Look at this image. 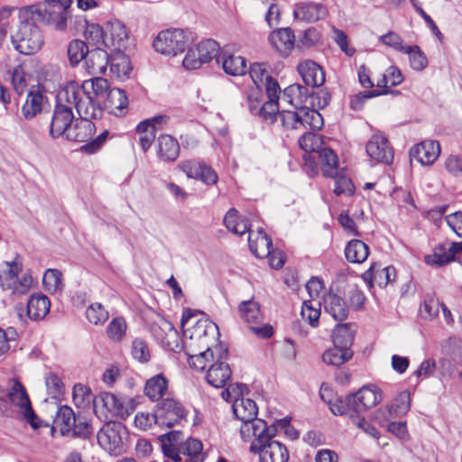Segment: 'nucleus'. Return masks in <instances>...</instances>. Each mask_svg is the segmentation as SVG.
I'll list each match as a JSON object with an SVG mask.
<instances>
[{"instance_id": "33", "label": "nucleus", "mask_w": 462, "mask_h": 462, "mask_svg": "<svg viewBox=\"0 0 462 462\" xmlns=\"http://www.w3.org/2000/svg\"><path fill=\"white\" fill-rule=\"evenodd\" d=\"M248 244L251 252L258 258L268 257L271 254L272 240L262 229L256 234L249 233Z\"/></svg>"}, {"instance_id": "2", "label": "nucleus", "mask_w": 462, "mask_h": 462, "mask_svg": "<svg viewBox=\"0 0 462 462\" xmlns=\"http://www.w3.org/2000/svg\"><path fill=\"white\" fill-rule=\"evenodd\" d=\"M162 451L165 458L172 462H203L205 453L200 440L188 438L180 430H171L160 436Z\"/></svg>"}, {"instance_id": "64", "label": "nucleus", "mask_w": 462, "mask_h": 462, "mask_svg": "<svg viewBox=\"0 0 462 462\" xmlns=\"http://www.w3.org/2000/svg\"><path fill=\"white\" fill-rule=\"evenodd\" d=\"M72 394L73 402L78 407H83L86 403H89L92 397L90 389L80 383L74 386Z\"/></svg>"}, {"instance_id": "9", "label": "nucleus", "mask_w": 462, "mask_h": 462, "mask_svg": "<svg viewBox=\"0 0 462 462\" xmlns=\"http://www.w3.org/2000/svg\"><path fill=\"white\" fill-rule=\"evenodd\" d=\"M71 3V0H44V6L37 10V14L47 25L57 31H64L67 28L68 9Z\"/></svg>"}, {"instance_id": "57", "label": "nucleus", "mask_w": 462, "mask_h": 462, "mask_svg": "<svg viewBox=\"0 0 462 462\" xmlns=\"http://www.w3.org/2000/svg\"><path fill=\"white\" fill-rule=\"evenodd\" d=\"M278 118L285 129L298 130L301 129L300 110H285L278 114Z\"/></svg>"}, {"instance_id": "50", "label": "nucleus", "mask_w": 462, "mask_h": 462, "mask_svg": "<svg viewBox=\"0 0 462 462\" xmlns=\"http://www.w3.org/2000/svg\"><path fill=\"white\" fill-rule=\"evenodd\" d=\"M42 282L46 291L55 293L62 290V273L57 269H48L43 274Z\"/></svg>"}, {"instance_id": "16", "label": "nucleus", "mask_w": 462, "mask_h": 462, "mask_svg": "<svg viewBox=\"0 0 462 462\" xmlns=\"http://www.w3.org/2000/svg\"><path fill=\"white\" fill-rule=\"evenodd\" d=\"M240 434L245 441L252 440L251 445L259 440H267L276 434L274 426H267L266 422L261 419H254L242 422L240 426Z\"/></svg>"}, {"instance_id": "30", "label": "nucleus", "mask_w": 462, "mask_h": 462, "mask_svg": "<svg viewBox=\"0 0 462 462\" xmlns=\"http://www.w3.org/2000/svg\"><path fill=\"white\" fill-rule=\"evenodd\" d=\"M294 33L290 28L273 31L269 36L273 47L282 56H288L294 46Z\"/></svg>"}, {"instance_id": "44", "label": "nucleus", "mask_w": 462, "mask_h": 462, "mask_svg": "<svg viewBox=\"0 0 462 462\" xmlns=\"http://www.w3.org/2000/svg\"><path fill=\"white\" fill-rule=\"evenodd\" d=\"M300 115L301 128L320 130L324 125L322 116L315 108L310 109L307 106L300 107Z\"/></svg>"}, {"instance_id": "59", "label": "nucleus", "mask_w": 462, "mask_h": 462, "mask_svg": "<svg viewBox=\"0 0 462 462\" xmlns=\"http://www.w3.org/2000/svg\"><path fill=\"white\" fill-rule=\"evenodd\" d=\"M439 300L433 295H426L423 300L422 309L420 310L423 319H431L438 316L439 308L441 307Z\"/></svg>"}, {"instance_id": "15", "label": "nucleus", "mask_w": 462, "mask_h": 462, "mask_svg": "<svg viewBox=\"0 0 462 462\" xmlns=\"http://www.w3.org/2000/svg\"><path fill=\"white\" fill-rule=\"evenodd\" d=\"M216 350L218 349L219 353L217 360L210 364L207 372L206 379L207 382L216 387L222 388L230 380L232 371L224 360L227 358V348H222V346H216Z\"/></svg>"}, {"instance_id": "31", "label": "nucleus", "mask_w": 462, "mask_h": 462, "mask_svg": "<svg viewBox=\"0 0 462 462\" xmlns=\"http://www.w3.org/2000/svg\"><path fill=\"white\" fill-rule=\"evenodd\" d=\"M325 311L335 320H345L349 313V308L346 300L339 295L329 292L324 298Z\"/></svg>"}, {"instance_id": "63", "label": "nucleus", "mask_w": 462, "mask_h": 462, "mask_svg": "<svg viewBox=\"0 0 462 462\" xmlns=\"http://www.w3.org/2000/svg\"><path fill=\"white\" fill-rule=\"evenodd\" d=\"M330 99V93L326 88L312 92L309 91V103L313 107L317 106L318 109L326 107L329 104Z\"/></svg>"}, {"instance_id": "7", "label": "nucleus", "mask_w": 462, "mask_h": 462, "mask_svg": "<svg viewBox=\"0 0 462 462\" xmlns=\"http://www.w3.org/2000/svg\"><path fill=\"white\" fill-rule=\"evenodd\" d=\"M189 39L182 29H167L160 32L153 41L156 51L168 56H176L182 53Z\"/></svg>"}, {"instance_id": "46", "label": "nucleus", "mask_w": 462, "mask_h": 462, "mask_svg": "<svg viewBox=\"0 0 462 462\" xmlns=\"http://www.w3.org/2000/svg\"><path fill=\"white\" fill-rule=\"evenodd\" d=\"M353 356L351 349H344L338 346H335L327 350L323 356V361L331 365H340L347 362Z\"/></svg>"}, {"instance_id": "42", "label": "nucleus", "mask_w": 462, "mask_h": 462, "mask_svg": "<svg viewBox=\"0 0 462 462\" xmlns=\"http://www.w3.org/2000/svg\"><path fill=\"white\" fill-rule=\"evenodd\" d=\"M167 388V379L162 374H156L146 382L144 393L151 400L158 401L166 393Z\"/></svg>"}, {"instance_id": "48", "label": "nucleus", "mask_w": 462, "mask_h": 462, "mask_svg": "<svg viewBox=\"0 0 462 462\" xmlns=\"http://www.w3.org/2000/svg\"><path fill=\"white\" fill-rule=\"evenodd\" d=\"M89 50L85 42L73 40L68 46V58L71 66H77L82 60H86Z\"/></svg>"}, {"instance_id": "19", "label": "nucleus", "mask_w": 462, "mask_h": 462, "mask_svg": "<svg viewBox=\"0 0 462 462\" xmlns=\"http://www.w3.org/2000/svg\"><path fill=\"white\" fill-rule=\"evenodd\" d=\"M127 43L128 32L125 25L118 20L107 22L105 46L113 51H124Z\"/></svg>"}, {"instance_id": "61", "label": "nucleus", "mask_w": 462, "mask_h": 462, "mask_svg": "<svg viewBox=\"0 0 462 462\" xmlns=\"http://www.w3.org/2000/svg\"><path fill=\"white\" fill-rule=\"evenodd\" d=\"M11 81L15 92L21 95L24 92L27 86V75L21 65H17L10 72Z\"/></svg>"}, {"instance_id": "52", "label": "nucleus", "mask_w": 462, "mask_h": 462, "mask_svg": "<svg viewBox=\"0 0 462 462\" xmlns=\"http://www.w3.org/2000/svg\"><path fill=\"white\" fill-rule=\"evenodd\" d=\"M403 53L409 55L411 67L415 70H422L428 64V60L418 45L407 46Z\"/></svg>"}, {"instance_id": "54", "label": "nucleus", "mask_w": 462, "mask_h": 462, "mask_svg": "<svg viewBox=\"0 0 462 462\" xmlns=\"http://www.w3.org/2000/svg\"><path fill=\"white\" fill-rule=\"evenodd\" d=\"M6 264L8 265V271L3 275L0 274V285L4 289H10L22 272L23 265L21 262L17 261V258L11 263H6Z\"/></svg>"}, {"instance_id": "11", "label": "nucleus", "mask_w": 462, "mask_h": 462, "mask_svg": "<svg viewBox=\"0 0 462 462\" xmlns=\"http://www.w3.org/2000/svg\"><path fill=\"white\" fill-rule=\"evenodd\" d=\"M187 410L183 404L174 398H166L159 402L155 409L157 424L161 427L171 428L186 420Z\"/></svg>"}, {"instance_id": "14", "label": "nucleus", "mask_w": 462, "mask_h": 462, "mask_svg": "<svg viewBox=\"0 0 462 462\" xmlns=\"http://www.w3.org/2000/svg\"><path fill=\"white\" fill-rule=\"evenodd\" d=\"M74 120L71 106H69L68 103L61 102L57 97V104L50 125V135L52 138H58L60 136L66 138Z\"/></svg>"}, {"instance_id": "41", "label": "nucleus", "mask_w": 462, "mask_h": 462, "mask_svg": "<svg viewBox=\"0 0 462 462\" xmlns=\"http://www.w3.org/2000/svg\"><path fill=\"white\" fill-rule=\"evenodd\" d=\"M322 173L326 177H335L338 171V160L334 151L328 147L318 151Z\"/></svg>"}, {"instance_id": "58", "label": "nucleus", "mask_w": 462, "mask_h": 462, "mask_svg": "<svg viewBox=\"0 0 462 462\" xmlns=\"http://www.w3.org/2000/svg\"><path fill=\"white\" fill-rule=\"evenodd\" d=\"M126 331V323L123 318L113 319L108 324L106 333L113 341H120Z\"/></svg>"}, {"instance_id": "56", "label": "nucleus", "mask_w": 462, "mask_h": 462, "mask_svg": "<svg viewBox=\"0 0 462 462\" xmlns=\"http://www.w3.org/2000/svg\"><path fill=\"white\" fill-rule=\"evenodd\" d=\"M395 417L406 414L411 408V393L404 390L394 398L392 405Z\"/></svg>"}, {"instance_id": "17", "label": "nucleus", "mask_w": 462, "mask_h": 462, "mask_svg": "<svg viewBox=\"0 0 462 462\" xmlns=\"http://www.w3.org/2000/svg\"><path fill=\"white\" fill-rule=\"evenodd\" d=\"M366 152L377 162L390 164L393 160V150L388 139L381 133L374 134L367 142Z\"/></svg>"}, {"instance_id": "13", "label": "nucleus", "mask_w": 462, "mask_h": 462, "mask_svg": "<svg viewBox=\"0 0 462 462\" xmlns=\"http://www.w3.org/2000/svg\"><path fill=\"white\" fill-rule=\"evenodd\" d=\"M6 395L10 402L20 409L21 413L33 429L41 427L40 420L32 408L26 390L19 381L13 382Z\"/></svg>"}, {"instance_id": "24", "label": "nucleus", "mask_w": 462, "mask_h": 462, "mask_svg": "<svg viewBox=\"0 0 462 462\" xmlns=\"http://www.w3.org/2000/svg\"><path fill=\"white\" fill-rule=\"evenodd\" d=\"M365 282H366L370 287L374 284L383 288L388 283L394 281L396 277V272L394 267L387 266L382 268L377 263H373L370 268L365 272L362 275Z\"/></svg>"}, {"instance_id": "22", "label": "nucleus", "mask_w": 462, "mask_h": 462, "mask_svg": "<svg viewBox=\"0 0 462 462\" xmlns=\"http://www.w3.org/2000/svg\"><path fill=\"white\" fill-rule=\"evenodd\" d=\"M462 252V241L452 242L438 246L432 254L425 256V263L431 266H442L454 260L457 253Z\"/></svg>"}, {"instance_id": "3", "label": "nucleus", "mask_w": 462, "mask_h": 462, "mask_svg": "<svg viewBox=\"0 0 462 462\" xmlns=\"http://www.w3.org/2000/svg\"><path fill=\"white\" fill-rule=\"evenodd\" d=\"M32 7H24L19 11V24L11 35L14 49L22 54L32 55L42 47L43 34L33 21Z\"/></svg>"}, {"instance_id": "12", "label": "nucleus", "mask_w": 462, "mask_h": 462, "mask_svg": "<svg viewBox=\"0 0 462 462\" xmlns=\"http://www.w3.org/2000/svg\"><path fill=\"white\" fill-rule=\"evenodd\" d=\"M274 437L267 440H259L254 445H250V452L258 454L260 462H287L289 459V451L287 448Z\"/></svg>"}, {"instance_id": "35", "label": "nucleus", "mask_w": 462, "mask_h": 462, "mask_svg": "<svg viewBox=\"0 0 462 462\" xmlns=\"http://www.w3.org/2000/svg\"><path fill=\"white\" fill-rule=\"evenodd\" d=\"M356 326L353 323H338L333 330V343L335 346L351 349L354 343Z\"/></svg>"}, {"instance_id": "37", "label": "nucleus", "mask_w": 462, "mask_h": 462, "mask_svg": "<svg viewBox=\"0 0 462 462\" xmlns=\"http://www.w3.org/2000/svg\"><path fill=\"white\" fill-rule=\"evenodd\" d=\"M233 412L238 420L245 422L257 419L258 407L254 400L243 395L234 401Z\"/></svg>"}, {"instance_id": "36", "label": "nucleus", "mask_w": 462, "mask_h": 462, "mask_svg": "<svg viewBox=\"0 0 462 462\" xmlns=\"http://www.w3.org/2000/svg\"><path fill=\"white\" fill-rule=\"evenodd\" d=\"M51 302L43 294H34L27 302V315L32 320L42 319L50 311Z\"/></svg>"}, {"instance_id": "49", "label": "nucleus", "mask_w": 462, "mask_h": 462, "mask_svg": "<svg viewBox=\"0 0 462 462\" xmlns=\"http://www.w3.org/2000/svg\"><path fill=\"white\" fill-rule=\"evenodd\" d=\"M300 314L302 319L307 320L311 327H318L320 317V302L305 300L303 302Z\"/></svg>"}, {"instance_id": "23", "label": "nucleus", "mask_w": 462, "mask_h": 462, "mask_svg": "<svg viewBox=\"0 0 462 462\" xmlns=\"http://www.w3.org/2000/svg\"><path fill=\"white\" fill-rule=\"evenodd\" d=\"M48 105V98L44 93L33 87L27 93L25 103L22 106V115L26 120H32L41 114Z\"/></svg>"}, {"instance_id": "28", "label": "nucleus", "mask_w": 462, "mask_h": 462, "mask_svg": "<svg viewBox=\"0 0 462 462\" xmlns=\"http://www.w3.org/2000/svg\"><path fill=\"white\" fill-rule=\"evenodd\" d=\"M217 63L221 65L224 71L231 76H242L246 72V61L241 56H235L226 49L221 50L217 56Z\"/></svg>"}, {"instance_id": "60", "label": "nucleus", "mask_w": 462, "mask_h": 462, "mask_svg": "<svg viewBox=\"0 0 462 462\" xmlns=\"http://www.w3.org/2000/svg\"><path fill=\"white\" fill-rule=\"evenodd\" d=\"M320 136L312 132L303 134L299 139V145L305 152H318L320 150Z\"/></svg>"}, {"instance_id": "10", "label": "nucleus", "mask_w": 462, "mask_h": 462, "mask_svg": "<svg viewBox=\"0 0 462 462\" xmlns=\"http://www.w3.org/2000/svg\"><path fill=\"white\" fill-rule=\"evenodd\" d=\"M149 330L154 339L172 351L179 347L178 332L173 325L164 317L156 312H152L148 317Z\"/></svg>"}, {"instance_id": "29", "label": "nucleus", "mask_w": 462, "mask_h": 462, "mask_svg": "<svg viewBox=\"0 0 462 462\" xmlns=\"http://www.w3.org/2000/svg\"><path fill=\"white\" fill-rule=\"evenodd\" d=\"M298 71L306 86L319 87L325 82V72L312 60H306L298 65Z\"/></svg>"}, {"instance_id": "32", "label": "nucleus", "mask_w": 462, "mask_h": 462, "mask_svg": "<svg viewBox=\"0 0 462 462\" xmlns=\"http://www.w3.org/2000/svg\"><path fill=\"white\" fill-rule=\"evenodd\" d=\"M109 66L111 73L121 80L129 79L133 69L129 57L123 51H114L110 54Z\"/></svg>"}, {"instance_id": "25", "label": "nucleus", "mask_w": 462, "mask_h": 462, "mask_svg": "<svg viewBox=\"0 0 462 462\" xmlns=\"http://www.w3.org/2000/svg\"><path fill=\"white\" fill-rule=\"evenodd\" d=\"M110 54L101 47L89 50L85 60V69L89 75H102L106 71Z\"/></svg>"}, {"instance_id": "20", "label": "nucleus", "mask_w": 462, "mask_h": 462, "mask_svg": "<svg viewBox=\"0 0 462 462\" xmlns=\"http://www.w3.org/2000/svg\"><path fill=\"white\" fill-rule=\"evenodd\" d=\"M327 14L328 9L326 5L311 1L300 2L295 5L293 10V15L296 19L307 23H314L324 19Z\"/></svg>"}, {"instance_id": "47", "label": "nucleus", "mask_w": 462, "mask_h": 462, "mask_svg": "<svg viewBox=\"0 0 462 462\" xmlns=\"http://www.w3.org/2000/svg\"><path fill=\"white\" fill-rule=\"evenodd\" d=\"M358 395H360L359 398H361V400L359 401L362 402L365 411L373 408L383 401V392L376 386L373 388L364 386L358 390Z\"/></svg>"}, {"instance_id": "38", "label": "nucleus", "mask_w": 462, "mask_h": 462, "mask_svg": "<svg viewBox=\"0 0 462 462\" xmlns=\"http://www.w3.org/2000/svg\"><path fill=\"white\" fill-rule=\"evenodd\" d=\"M282 99L300 110L309 101V89L300 84L290 85L283 90Z\"/></svg>"}, {"instance_id": "43", "label": "nucleus", "mask_w": 462, "mask_h": 462, "mask_svg": "<svg viewBox=\"0 0 462 462\" xmlns=\"http://www.w3.org/2000/svg\"><path fill=\"white\" fill-rule=\"evenodd\" d=\"M240 318L248 324L259 323L262 319L260 305L254 300H244L238 306Z\"/></svg>"}, {"instance_id": "51", "label": "nucleus", "mask_w": 462, "mask_h": 462, "mask_svg": "<svg viewBox=\"0 0 462 462\" xmlns=\"http://www.w3.org/2000/svg\"><path fill=\"white\" fill-rule=\"evenodd\" d=\"M136 131L140 134V145L143 152H146L155 140L156 133L154 127L151 126L148 121H142L137 125Z\"/></svg>"}, {"instance_id": "27", "label": "nucleus", "mask_w": 462, "mask_h": 462, "mask_svg": "<svg viewBox=\"0 0 462 462\" xmlns=\"http://www.w3.org/2000/svg\"><path fill=\"white\" fill-rule=\"evenodd\" d=\"M92 119L94 118L83 116H79V119H75L69 130L66 139L80 143L87 142L91 139L96 131L95 124L91 121Z\"/></svg>"}, {"instance_id": "40", "label": "nucleus", "mask_w": 462, "mask_h": 462, "mask_svg": "<svg viewBox=\"0 0 462 462\" xmlns=\"http://www.w3.org/2000/svg\"><path fill=\"white\" fill-rule=\"evenodd\" d=\"M345 255L349 263H361L367 259L369 255V247L363 241L353 239L346 245Z\"/></svg>"}, {"instance_id": "39", "label": "nucleus", "mask_w": 462, "mask_h": 462, "mask_svg": "<svg viewBox=\"0 0 462 462\" xmlns=\"http://www.w3.org/2000/svg\"><path fill=\"white\" fill-rule=\"evenodd\" d=\"M104 105L110 113L119 116L127 108L128 97L125 90L118 88H110Z\"/></svg>"}, {"instance_id": "21", "label": "nucleus", "mask_w": 462, "mask_h": 462, "mask_svg": "<svg viewBox=\"0 0 462 462\" xmlns=\"http://www.w3.org/2000/svg\"><path fill=\"white\" fill-rule=\"evenodd\" d=\"M440 145L432 140L423 141L410 150L411 160H416L422 165H431L439 156Z\"/></svg>"}, {"instance_id": "18", "label": "nucleus", "mask_w": 462, "mask_h": 462, "mask_svg": "<svg viewBox=\"0 0 462 462\" xmlns=\"http://www.w3.org/2000/svg\"><path fill=\"white\" fill-rule=\"evenodd\" d=\"M178 168L188 178L200 180L207 185L216 184L218 180L217 172L210 166L194 160L183 161Z\"/></svg>"}, {"instance_id": "34", "label": "nucleus", "mask_w": 462, "mask_h": 462, "mask_svg": "<svg viewBox=\"0 0 462 462\" xmlns=\"http://www.w3.org/2000/svg\"><path fill=\"white\" fill-rule=\"evenodd\" d=\"M76 23L80 29H84V36L89 44L96 47L105 46L106 28L103 29L97 23H88V20L83 17H78Z\"/></svg>"}, {"instance_id": "1", "label": "nucleus", "mask_w": 462, "mask_h": 462, "mask_svg": "<svg viewBox=\"0 0 462 462\" xmlns=\"http://www.w3.org/2000/svg\"><path fill=\"white\" fill-rule=\"evenodd\" d=\"M218 336L217 326L208 319L199 320L191 329L184 330V337L189 339V342L185 341V348L190 367L203 371L216 361L211 342L217 339Z\"/></svg>"}, {"instance_id": "55", "label": "nucleus", "mask_w": 462, "mask_h": 462, "mask_svg": "<svg viewBox=\"0 0 462 462\" xmlns=\"http://www.w3.org/2000/svg\"><path fill=\"white\" fill-rule=\"evenodd\" d=\"M87 319L94 324H104L109 318L108 311L100 303H93L86 310Z\"/></svg>"}, {"instance_id": "26", "label": "nucleus", "mask_w": 462, "mask_h": 462, "mask_svg": "<svg viewBox=\"0 0 462 462\" xmlns=\"http://www.w3.org/2000/svg\"><path fill=\"white\" fill-rule=\"evenodd\" d=\"M157 156L164 162H175L180 152L179 142L170 134H161L156 141Z\"/></svg>"}, {"instance_id": "45", "label": "nucleus", "mask_w": 462, "mask_h": 462, "mask_svg": "<svg viewBox=\"0 0 462 462\" xmlns=\"http://www.w3.org/2000/svg\"><path fill=\"white\" fill-rule=\"evenodd\" d=\"M80 87L84 88L87 93H89V96L95 100L107 94L110 89L108 81L101 77H94L90 79L84 80Z\"/></svg>"}, {"instance_id": "53", "label": "nucleus", "mask_w": 462, "mask_h": 462, "mask_svg": "<svg viewBox=\"0 0 462 462\" xmlns=\"http://www.w3.org/2000/svg\"><path fill=\"white\" fill-rule=\"evenodd\" d=\"M200 59L204 63L209 62L212 59L217 60V56L220 53L218 43L211 39L202 41L197 45Z\"/></svg>"}, {"instance_id": "62", "label": "nucleus", "mask_w": 462, "mask_h": 462, "mask_svg": "<svg viewBox=\"0 0 462 462\" xmlns=\"http://www.w3.org/2000/svg\"><path fill=\"white\" fill-rule=\"evenodd\" d=\"M335 179V188L334 192L337 195L345 194L347 196H351L355 192V186L352 182V180L349 178H346L340 172H337V175L335 177H332Z\"/></svg>"}, {"instance_id": "6", "label": "nucleus", "mask_w": 462, "mask_h": 462, "mask_svg": "<svg viewBox=\"0 0 462 462\" xmlns=\"http://www.w3.org/2000/svg\"><path fill=\"white\" fill-rule=\"evenodd\" d=\"M54 424L60 429L62 436L71 434L73 437L88 439L92 434L91 425L80 413L75 414L73 410L63 405L58 409Z\"/></svg>"}, {"instance_id": "8", "label": "nucleus", "mask_w": 462, "mask_h": 462, "mask_svg": "<svg viewBox=\"0 0 462 462\" xmlns=\"http://www.w3.org/2000/svg\"><path fill=\"white\" fill-rule=\"evenodd\" d=\"M127 436L128 431L123 423L107 421L98 431L97 441L110 454L118 455L125 449Z\"/></svg>"}, {"instance_id": "5", "label": "nucleus", "mask_w": 462, "mask_h": 462, "mask_svg": "<svg viewBox=\"0 0 462 462\" xmlns=\"http://www.w3.org/2000/svg\"><path fill=\"white\" fill-rule=\"evenodd\" d=\"M93 403L97 416L105 420L113 417L125 420L130 416L135 409L133 399L117 397L110 393H101L94 398Z\"/></svg>"}, {"instance_id": "4", "label": "nucleus", "mask_w": 462, "mask_h": 462, "mask_svg": "<svg viewBox=\"0 0 462 462\" xmlns=\"http://www.w3.org/2000/svg\"><path fill=\"white\" fill-rule=\"evenodd\" d=\"M58 98L74 107L79 116L100 118L103 110L99 104L77 82H69L58 92Z\"/></svg>"}]
</instances>
